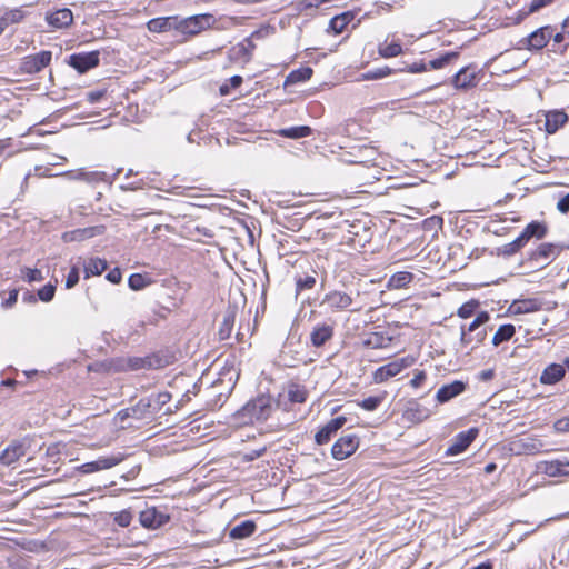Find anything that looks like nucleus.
Listing matches in <instances>:
<instances>
[{
	"label": "nucleus",
	"mask_w": 569,
	"mask_h": 569,
	"mask_svg": "<svg viewBox=\"0 0 569 569\" xmlns=\"http://www.w3.org/2000/svg\"><path fill=\"white\" fill-rule=\"evenodd\" d=\"M378 53L385 59L395 58L402 53V46L399 40H393L390 43L385 41L378 46Z\"/></svg>",
	"instance_id": "nucleus-39"
},
{
	"label": "nucleus",
	"mask_w": 569,
	"mask_h": 569,
	"mask_svg": "<svg viewBox=\"0 0 569 569\" xmlns=\"http://www.w3.org/2000/svg\"><path fill=\"white\" fill-rule=\"evenodd\" d=\"M553 429L558 433H568L569 432V415L556 420L553 423Z\"/></svg>",
	"instance_id": "nucleus-59"
},
{
	"label": "nucleus",
	"mask_w": 569,
	"mask_h": 569,
	"mask_svg": "<svg viewBox=\"0 0 569 569\" xmlns=\"http://www.w3.org/2000/svg\"><path fill=\"white\" fill-rule=\"evenodd\" d=\"M565 249V246L545 242L528 253V261L538 262L540 259L548 260L557 258Z\"/></svg>",
	"instance_id": "nucleus-18"
},
{
	"label": "nucleus",
	"mask_w": 569,
	"mask_h": 569,
	"mask_svg": "<svg viewBox=\"0 0 569 569\" xmlns=\"http://www.w3.org/2000/svg\"><path fill=\"white\" fill-rule=\"evenodd\" d=\"M18 293L19 291L17 289L9 291L8 297L1 302V307L8 309L14 306L18 300Z\"/></svg>",
	"instance_id": "nucleus-62"
},
{
	"label": "nucleus",
	"mask_w": 569,
	"mask_h": 569,
	"mask_svg": "<svg viewBox=\"0 0 569 569\" xmlns=\"http://www.w3.org/2000/svg\"><path fill=\"white\" fill-rule=\"evenodd\" d=\"M26 17V12L21 8H13L6 11L0 17V24L3 27V30L11 24L20 23Z\"/></svg>",
	"instance_id": "nucleus-38"
},
{
	"label": "nucleus",
	"mask_w": 569,
	"mask_h": 569,
	"mask_svg": "<svg viewBox=\"0 0 569 569\" xmlns=\"http://www.w3.org/2000/svg\"><path fill=\"white\" fill-rule=\"evenodd\" d=\"M359 437L346 435L340 437L331 447V456L336 460H343L350 457L359 448Z\"/></svg>",
	"instance_id": "nucleus-6"
},
{
	"label": "nucleus",
	"mask_w": 569,
	"mask_h": 569,
	"mask_svg": "<svg viewBox=\"0 0 569 569\" xmlns=\"http://www.w3.org/2000/svg\"><path fill=\"white\" fill-rule=\"evenodd\" d=\"M427 378V375L423 370H415L413 378L410 380V385L413 388L420 387Z\"/></svg>",
	"instance_id": "nucleus-63"
},
{
	"label": "nucleus",
	"mask_w": 569,
	"mask_h": 569,
	"mask_svg": "<svg viewBox=\"0 0 569 569\" xmlns=\"http://www.w3.org/2000/svg\"><path fill=\"white\" fill-rule=\"evenodd\" d=\"M565 377V367L561 363H550L548 365L540 376V382L542 385H555L559 382Z\"/></svg>",
	"instance_id": "nucleus-26"
},
{
	"label": "nucleus",
	"mask_w": 569,
	"mask_h": 569,
	"mask_svg": "<svg viewBox=\"0 0 569 569\" xmlns=\"http://www.w3.org/2000/svg\"><path fill=\"white\" fill-rule=\"evenodd\" d=\"M254 49L256 44L252 41V37H247L240 43L232 47L231 57L234 59H242L244 61H249Z\"/></svg>",
	"instance_id": "nucleus-30"
},
{
	"label": "nucleus",
	"mask_w": 569,
	"mask_h": 569,
	"mask_svg": "<svg viewBox=\"0 0 569 569\" xmlns=\"http://www.w3.org/2000/svg\"><path fill=\"white\" fill-rule=\"evenodd\" d=\"M234 320H236V309L229 308L223 313V319H222V322L218 330V336H219L220 340H227L230 338L232 328L234 325Z\"/></svg>",
	"instance_id": "nucleus-32"
},
{
	"label": "nucleus",
	"mask_w": 569,
	"mask_h": 569,
	"mask_svg": "<svg viewBox=\"0 0 569 569\" xmlns=\"http://www.w3.org/2000/svg\"><path fill=\"white\" fill-rule=\"evenodd\" d=\"M256 530L257 523L253 520L248 519L232 527L229 531V537L232 540H242L252 536Z\"/></svg>",
	"instance_id": "nucleus-29"
},
{
	"label": "nucleus",
	"mask_w": 569,
	"mask_h": 569,
	"mask_svg": "<svg viewBox=\"0 0 569 569\" xmlns=\"http://www.w3.org/2000/svg\"><path fill=\"white\" fill-rule=\"evenodd\" d=\"M391 337L383 332H372L365 341L363 345L372 349L387 348L391 342Z\"/></svg>",
	"instance_id": "nucleus-40"
},
{
	"label": "nucleus",
	"mask_w": 569,
	"mask_h": 569,
	"mask_svg": "<svg viewBox=\"0 0 569 569\" xmlns=\"http://www.w3.org/2000/svg\"><path fill=\"white\" fill-rule=\"evenodd\" d=\"M557 209L563 214L569 212V192L559 199L557 202Z\"/></svg>",
	"instance_id": "nucleus-64"
},
{
	"label": "nucleus",
	"mask_w": 569,
	"mask_h": 569,
	"mask_svg": "<svg viewBox=\"0 0 569 569\" xmlns=\"http://www.w3.org/2000/svg\"><path fill=\"white\" fill-rule=\"evenodd\" d=\"M51 59L52 52L49 50H42L36 54L27 56L22 59L21 70L29 74L38 73L50 64Z\"/></svg>",
	"instance_id": "nucleus-8"
},
{
	"label": "nucleus",
	"mask_w": 569,
	"mask_h": 569,
	"mask_svg": "<svg viewBox=\"0 0 569 569\" xmlns=\"http://www.w3.org/2000/svg\"><path fill=\"white\" fill-rule=\"evenodd\" d=\"M413 273L409 271H398L389 278L387 287L389 289L406 288L413 280Z\"/></svg>",
	"instance_id": "nucleus-37"
},
{
	"label": "nucleus",
	"mask_w": 569,
	"mask_h": 569,
	"mask_svg": "<svg viewBox=\"0 0 569 569\" xmlns=\"http://www.w3.org/2000/svg\"><path fill=\"white\" fill-rule=\"evenodd\" d=\"M168 365V361L158 353H151L144 357H130L127 360L128 369L132 371L146 369H161Z\"/></svg>",
	"instance_id": "nucleus-7"
},
{
	"label": "nucleus",
	"mask_w": 569,
	"mask_h": 569,
	"mask_svg": "<svg viewBox=\"0 0 569 569\" xmlns=\"http://www.w3.org/2000/svg\"><path fill=\"white\" fill-rule=\"evenodd\" d=\"M271 411V399L268 396L261 395L248 401L238 415L243 419L253 422L267 420Z\"/></svg>",
	"instance_id": "nucleus-2"
},
{
	"label": "nucleus",
	"mask_w": 569,
	"mask_h": 569,
	"mask_svg": "<svg viewBox=\"0 0 569 569\" xmlns=\"http://www.w3.org/2000/svg\"><path fill=\"white\" fill-rule=\"evenodd\" d=\"M139 520L141 526L147 529H158L169 522L170 516L152 507L142 510Z\"/></svg>",
	"instance_id": "nucleus-14"
},
{
	"label": "nucleus",
	"mask_w": 569,
	"mask_h": 569,
	"mask_svg": "<svg viewBox=\"0 0 569 569\" xmlns=\"http://www.w3.org/2000/svg\"><path fill=\"white\" fill-rule=\"evenodd\" d=\"M355 11H345L340 14L332 17L329 21V29L335 34H340L347 26L355 19Z\"/></svg>",
	"instance_id": "nucleus-31"
},
{
	"label": "nucleus",
	"mask_w": 569,
	"mask_h": 569,
	"mask_svg": "<svg viewBox=\"0 0 569 569\" xmlns=\"http://www.w3.org/2000/svg\"><path fill=\"white\" fill-rule=\"evenodd\" d=\"M523 247H526V246L523 244V242L521 241V239L518 236L511 242L496 248V253H497V256H502L505 258H509V257L518 253Z\"/></svg>",
	"instance_id": "nucleus-46"
},
{
	"label": "nucleus",
	"mask_w": 569,
	"mask_h": 569,
	"mask_svg": "<svg viewBox=\"0 0 569 569\" xmlns=\"http://www.w3.org/2000/svg\"><path fill=\"white\" fill-rule=\"evenodd\" d=\"M179 17H158L148 21L147 27L150 32H166L170 30L178 31Z\"/></svg>",
	"instance_id": "nucleus-23"
},
{
	"label": "nucleus",
	"mask_w": 569,
	"mask_h": 569,
	"mask_svg": "<svg viewBox=\"0 0 569 569\" xmlns=\"http://www.w3.org/2000/svg\"><path fill=\"white\" fill-rule=\"evenodd\" d=\"M67 63L78 73L83 74L99 66L100 52L98 50L89 52H76L68 57Z\"/></svg>",
	"instance_id": "nucleus-4"
},
{
	"label": "nucleus",
	"mask_w": 569,
	"mask_h": 569,
	"mask_svg": "<svg viewBox=\"0 0 569 569\" xmlns=\"http://www.w3.org/2000/svg\"><path fill=\"white\" fill-rule=\"evenodd\" d=\"M458 56H459V52H457V51H448V52L439 56L438 58L430 60L429 63H427L428 69L429 68L440 69V68L445 67L446 64H448L451 60L458 58Z\"/></svg>",
	"instance_id": "nucleus-49"
},
{
	"label": "nucleus",
	"mask_w": 569,
	"mask_h": 569,
	"mask_svg": "<svg viewBox=\"0 0 569 569\" xmlns=\"http://www.w3.org/2000/svg\"><path fill=\"white\" fill-rule=\"evenodd\" d=\"M399 372V365L390 361L385 366L379 367L373 373V380L377 383L387 381L389 378L397 376Z\"/></svg>",
	"instance_id": "nucleus-33"
},
{
	"label": "nucleus",
	"mask_w": 569,
	"mask_h": 569,
	"mask_svg": "<svg viewBox=\"0 0 569 569\" xmlns=\"http://www.w3.org/2000/svg\"><path fill=\"white\" fill-rule=\"evenodd\" d=\"M468 387V383L462 380H455L450 383H446L441 386L437 393H436V400L439 403H446L450 401L451 399L460 396L466 391Z\"/></svg>",
	"instance_id": "nucleus-16"
},
{
	"label": "nucleus",
	"mask_w": 569,
	"mask_h": 569,
	"mask_svg": "<svg viewBox=\"0 0 569 569\" xmlns=\"http://www.w3.org/2000/svg\"><path fill=\"white\" fill-rule=\"evenodd\" d=\"M567 121L566 112L561 110L549 111L546 114L545 129L549 134L556 133Z\"/></svg>",
	"instance_id": "nucleus-28"
},
{
	"label": "nucleus",
	"mask_w": 569,
	"mask_h": 569,
	"mask_svg": "<svg viewBox=\"0 0 569 569\" xmlns=\"http://www.w3.org/2000/svg\"><path fill=\"white\" fill-rule=\"evenodd\" d=\"M113 520L118 526L127 528L132 521V513L129 510H122L114 515Z\"/></svg>",
	"instance_id": "nucleus-56"
},
{
	"label": "nucleus",
	"mask_w": 569,
	"mask_h": 569,
	"mask_svg": "<svg viewBox=\"0 0 569 569\" xmlns=\"http://www.w3.org/2000/svg\"><path fill=\"white\" fill-rule=\"evenodd\" d=\"M479 74L480 72L476 70V67H463L452 77L451 83L459 90L475 88L480 81Z\"/></svg>",
	"instance_id": "nucleus-10"
},
{
	"label": "nucleus",
	"mask_w": 569,
	"mask_h": 569,
	"mask_svg": "<svg viewBox=\"0 0 569 569\" xmlns=\"http://www.w3.org/2000/svg\"><path fill=\"white\" fill-rule=\"evenodd\" d=\"M308 391L305 386L290 383L288 386V399L291 403H303L307 400Z\"/></svg>",
	"instance_id": "nucleus-45"
},
{
	"label": "nucleus",
	"mask_w": 569,
	"mask_h": 569,
	"mask_svg": "<svg viewBox=\"0 0 569 569\" xmlns=\"http://www.w3.org/2000/svg\"><path fill=\"white\" fill-rule=\"evenodd\" d=\"M313 74V70L310 67H300L292 70L284 80V86L296 84L308 81Z\"/></svg>",
	"instance_id": "nucleus-36"
},
{
	"label": "nucleus",
	"mask_w": 569,
	"mask_h": 569,
	"mask_svg": "<svg viewBox=\"0 0 569 569\" xmlns=\"http://www.w3.org/2000/svg\"><path fill=\"white\" fill-rule=\"evenodd\" d=\"M171 400V393L162 391L141 398L136 403L138 420L152 419Z\"/></svg>",
	"instance_id": "nucleus-1"
},
{
	"label": "nucleus",
	"mask_w": 569,
	"mask_h": 569,
	"mask_svg": "<svg viewBox=\"0 0 569 569\" xmlns=\"http://www.w3.org/2000/svg\"><path fill=\"white\" fill-rule=\"evenodd\" d=\"M121 169H118L113 174L112 179L109 180V176L102 171H81L78 173L77 178L87 182H100V181H109L110 183L116 179V177L120 173Z\"/></svg>",
	"instance_id": "nucleus-42"
},
{
	"label": "nucleus",
	"mask_w": 569,
	"mask_h": 569,
	"mask_svg": "<svg viewBox=\"0 0 569 569\" xmlns=\"http://www.w3.org/2000/svg\"><path fill=\"white\" fill-rule=\"evenodd\" d=\"M106 232L103 224L79 228L63 233L62 239L64 242L84 241L97 236H102Z\"/></svg>",
	"instance_id": "nucleus-15"
},
{
	"label": "nucleus",
	"mask_w": 569,
	"mask_h": 569,
	"mask_svg": "<svg viewBox=\"0 0 569 569\" xmlns=\"http://www.w3.org/2000/svg\"><path fill=\"white\" fill-rule=\"evenodd\" d=\"M541 302L535 298L519 299L515 300L510 307L509 311L513 315H523L530 313L540 310Z\"/></svg>",
	"instance_id": "nucleus-27"
},
{
	"label": "nucleus",
	"mask_w": 569,
	"mask_h": 569,
	"mask_svg": "<svg viewBox=\"0 0 569 569\" xmlns=\"http://www.w3.org/2000/svg\"><path fill=\"white\" fill-rule=\"evenodd\" d=\"M430 416L429 409L422 407L416 400L409 401L403 411V419L411 423H420Z\"/></svg>",
	"instance_id": "nucleus-24"
},
{
	"label": "nucleus",
	"mask_w": 569,
	"mask_h": 569,
	"mask_svg": "<svg viewBox=\"0 0 569 569\" xmlns=\"http://www.w3.org/2000/svg\"><path fill=\"white\" fill-rule=\"evenodd\" d=\"M216 19L210 13L194 14L184 19L179 18L178 32L184 36H196L201 31L212 27Z\"/></svg>",
	"instance_id": "nucleus-3"
},
{
	"label": "nucleus",
	"mask_w": 569,
	"mask_h": 569,
	"mask_svg": "<svg viewBox=\"0 0 569 569\" xmlns=\"http://www.w3.org/2000/svg\"><path fill=\"white\" fill-rule=\"evenodd\" d=\"M352 303V298L342 291L332 290L325 295L320 306L327 308L331 312H337L347 309Z\"/></svg>",
	"instance_id": "nucleus-11"
},
{
	"label": "nucleus",
	"mask_w": 569,
	"mask_h": 569,
	"mask_svg": "<svg viewBox=\"0 0 569 569\" xmlns=\"http://www.w3.org/2000/svg\"><path fill=\"white\" fill-rule=\"evenodd\" d=\"M23 272L28 282L41 281L43 279L41 270L37 268H26Z\"/></svg>",
	"instance_id": "nucleus-58"
},
{
	"label": "nucleus",
	"mask_w": 569,
	"mask_h": 569,
	"mask_svg": "<svg viewBox=\"0 0 569 569\" xmlns=\"http://www.w3.org/2000/svg\"><path fill=\"white\" fill-rule=\"evenodd\" d=\"M395 73H397V69L385 66L361 73L359 79L362 81L378 80Z\"/></svg>",
	"instance_id": "nucleus-43"
},
{
	"label": "nucleus",
	"mask_w": 569,
	"mask_h": 569,
	"mask_svg": "<svg viewBox=\"0 0 569 569\" xmlns=\"http://www.w3.org/2000/svg\"><path fill=\"white\" fill-rule=\"evenodd\" d=\"M479 305V301L476 299L462 303L457 311L458 317L462 319L470 318L476 312Z\"/></svg>",
	"instance_id": "nucleus-50"
},
{
	"label": "nucleus",
	"mask_w": 569,
	"mask_h": 569,
	"mask_svg": "<svg viewBox=\"0 0 569 569\" xmlns=\"http://www.w3.org/2000/svg\"><path fill=\"white\" fill-rule=\"evenodd\" d=\"M403 67L398 68L397 72H410V73H421L428 70V64L423 61H417L410 64L402 63Z\"/></svg>",
	"instance_id": "nucleus-53"
},
{
	"label": "nucleus",
	"mask_w": 569,
	"mask_h": 569,
	"mask_svg": "<svg viewBox=\"0 0 569 569\" xmlns=\"http://www.w3.org/2000/svg\"><path fill=\"white\" fill-rule=\"evenodd\" d=\"M152 282L151 278L142 273H132L129 276L128 286L133 291H139Z\"/></svg>",
	"instance_id": "nucleus-48"
},
{
	"label": "nucleus",
	"mask_w": 569,
	"mask_h": 569,
	"mask_svg": "<svg viewBox=\"0 0 569 569\" xmlns=\"http://www.w3.org/2000/svg\"><path fill=\"white\" fill-rule=\"evenodd\" d=\"M510 450L515 455L533 453L537 451V446L533 439H519L511 442Z\"/></svg>",
	"instance_id": "nucleus-44"
},
{
	"label": "nucleus",
	"mask_w": 569,
	"mask_h": 569,
	"mask_svg": "<svg viewBox=\"0 0 569 569\" xmlns=\"http://www.w3.org/2000/svg\"><path fill=\"white\" fill-rule=\"evenodd\" d=\"M56 289V283L48 282L37 291V297L42 302H50L54 298Z\"/></svg>",
	"instance_id": "nucleus-51"
},
{
	"label": "nucleus",
	"mask_w": 569,
	"mask_h": 569,
	"mask_svg": "<svg viewBox=\"0 0 569 569\" xmlns=\"http://www.w3.org/2000/svg\"><path fill=\"white\" fill-rule=\"evenodd\" d=\"M316 278L310 274H305L296 278V292L299 293L303 290H310L316 286Z\"/></svg>",
	"instance_id": "nucleus-52"
},
{
	"label": "nucleus",
	"mask_w": 569,
	"mask_h": 569,
	"mask_svg": "<svg viewBox=\"0 0 569 569\" xmlns=\"http://www.w3.org/2000/svg\"><path fill=\"white\" fill-rule=\"evenodd\" d=\"M13 139L12 138H4L0 139V157L3 156L6 158H9L13 156L17 152V149H13Z\"/></svg>",
	"instance_id": "nucleus-55"
},
{
	"label": "nucleus",
	"mask_w": 569,
	"mask_h": 569,
	"mask_svg": "<svg viewBox=\"0 0 569 569\" xmlns=\"http://www.w3.org/2000/svg\"><path fill=\"white\" fill-rule=\"evenodd\" d=\"M516 333V328L511 323L501 325L492 337V345L499 346L502 342L509 341Z\"/></svg>",
	"instance_id": "nucleus-41"
},
{
	"label": "nucleus",
	"mask_w": 569,
	"mask_h": 569,
	"mask_svg": "<svg viewBox=\"0 0 569 569\" xmlns=\"http://www.w3.org/2000/svg\"><path fill=\"white\" fill-rule=\"evenodd\" d=\"M347 418L345 416H339L328 421L315 435L316 443L319 446L328 443L337 435L338 430L345 426Z\"/></svg>",
	"instance_id": "nucleus-12"
},
{
	"label": "nucleus",
	"mask_w": 569,
	"mask_h": 569,
	"mask_svg": "<svg viewBox=\"0 0 569 569\" xmlns=\"http://www.w3.org/2000/svg\"><path fill=\"white\" fill-rule=\"evenodd\" d=\"M377 154H378V152L375 147L361 146L358 148L357 154H353L356 159L352 160L351 162L368 163V162L373 161L376 159Z\"/></svg>",
	"instance_id": "nucleus-47"
},
{
	"label": "nucleus",
	"mask_w": 569,
	"mask_h": 569,
	"mask_svg": "<svg viewBox=\"0 0 569 569\" xmlns=\"http://www.w3.org/2000/svg\"><path fill=\"white\" fill-rule=\"evenodd\" d=\"M106 279L113 284H118L122 279L121 269L119 267H114L106 274Z\"/></svg>",
	"instance_id": "nucleus-61"
},
{
	"label": "nucleus",
	"mask_w": 569,
	"mask_h": 569,
	"mask_svg": "<svg viewBox=\"0 0 569 569\" xmlns=\"http://www.w3.org/2000/svg\"><path fill=\"white\" fill-rule=\"evenodd\" d=\"M278 136L288 139H300L311 136L312 129L309 126H293L277 131Z\"/></svg>",
	"instance_id": "nucleus-34"
},
{
	"label": "nucleus",
	"mask_w": 569,
	"mask_h": 569,
	"mask_svg": "<svg viewBox=\"0 0 569 569\" xmlns=\"http://www.w3.org/2000/svg\"><path fill=\"white\" fill-rule=\"evenodd\" d=\"M553 32L552 26H543L532 31L520 40L522 48L529 51H539L543 49L550 41Z\"/></svg>",
	"instance_id": "nucleus-5"
},
{
	"label": "nucleus",
	"mask_w": 569,
	"mask_h": 569,
	"mask_svg": "<svg viewBox=\"0 0 569 569\" xmlns=\"http://www.w3.org/2000/svg\"><path fill=\"white\" fill-rule=\"evenodd\" d=\"M555 2V0H531L529 7H528V12H538L539 10H541L542 8L545 7H548L550 4H552Z\"/></svg>",
	"instance_id": "nucleus-60"
},
{
	"label": "nucleus",
	"mask_w": 569,
	"mask_h": 569,
	"mask_svg": "<svg viewBox=\"0 0 569 569\" xmlns=\"http://www.w3.org/2000/svg\"><path fill=\"white\" fill-rule=\"evenodd\" d=\"M46 21L51 29H64L72 24L73 13L68 8L57 9L46 13Z\"/></svg>",
	"instance_id": "nucleus-17"
},
{
	"label": "nucleus",
	"mask_w": 569,
	"mask_h": 569,
	"mask_svg": "<svg viewBox=\"0 0 569 569\" xmlns=\"http://www.w3.org/2000/svg\"><path fill=\"white\" fill-rule=\"evenodd\" d=\"M26 443L24 441L14 440L12 441L1 453H0V463L4 466H10L16 462L18 459L26 455Z\"/></svg>",
	"instance_id": "nucleus-20"
},
{
	"label": "nucleus",
	"mask_w": 569,
	"mask_h": 569,
	"mask_svg": "<svg viewBox=\"0 0 569 569\" xmlns=\"http://www.w3.org/2000/svg\"><path fill=\"white\" fill-rule=\"evenodd\" d=\"M124 459V455L118 453L108 457H99L97 460L86 462L79 467L82 473H92L96 471L110 469L119 465Z\"/></svg>",
	"instance_id": "nucleus-13"
},
{
	"label": "nucleus",
	"mask_w": 569,
	"mask_h": 569,
	"mask_svg": "<svg viewBox=\"0 0 569 569\" xmlns=\"http://www.w3.org/2000/svg\"><path fill=\"white\" fill-rule=\"evenodd\" d=\"M383 398L380 396H370L365 398L359 406L367 411H375L381 405Z\"/></svg>",
	"instance_id": "nucleus-54"
},
{
	"label": "nucleus",
	"mask_w": 569,
	"mask_h": 569,
	"mask_svg": "<svg viewBox=\"0 0 569 569\" xmlns=\"http://www.w3.org/2000/svg\"><path fill=\"white\" fill-rule=\"evenodd\" d=\"M80 279V270L78 266H72L67 278H66V288L72 289L76 287Z\"/></svg>",
	"instance_id": "nucleus-57"
},
{
	"label": "nucleus",
	"mask_w": 569,
	"mask_h": 569,
	"mask_svg": "<svg viewBox=\"0 0 569 569\" xmlns=\"http://www.w3.org/2000/svg\"><path fill=\"white\" fill-rule=\"evenodd\" d=\"M539 470L548 477H566L569 476V460L556 459L545 461L539 466Z\"/></svg>",
	"instance_id": "nucleus-21"
},
{
	"label": "nucleus",
	"mask_w": 569,
	"mask_h": 569,
	"mask_svg": "<svg viewBox=\"0 0 569 569\" xmlns=\"http://www.w3.org/2000/svg\"><path fill=\"white\" fill-rule=\"evenodd\" d=\"M487 337V328H480L473 333H468L466 328L461 327L460 342L463 347H470V350L478 348Z\"/></svg>",
	"instance_id": "nucleus-25"
},
{
	"label": "nucleus",
	"mask_w": 569,
	"mask_h": 569,
	"mask_svg": "<svg viewBox=\"0 0 569 569\" xmlns=\"http://www.w3.org/2000/svg\"><path fill=\"white\" fill-rule=\"evenodd\" d=\"M548 233V226L545 221L532 220L529 222L525 229L519 234V238L523 242L525 246L531 240H541Z\"/></svg>",
	"instance_id": "nucleus-19"
},
{
	"label": "nucleus",
	"mask_w": 569,
	"mask_h": 569,
	"mask_svg": "<svg viewBox=\"0 0 569 569\" xmlns=\"http://www.w3.org/2000/svg\"><path fill=\"white\" fill-rule=\"evenodd\" d=\"M108 268L104 259L90 258L83 266L84 278L88 279L92 276H100Z\"/></svg>",
	"instance_id": "nucleus-35"
},
{
	"label": "nucleus",
	"mask_w": 569,
	"mask_h": 569,
	"mask_svg": "<svg viewBox=\"0 0 569 569\" xmlns=\"http://www.w3.org/2000/svg\"><path fill=\"white\" fill-rule=\"evenodd\" d=\"M478 433L479 430L475 427L457 433L453 437L451 445L447 448L445 455L449 457L462 453L475 441Z\"/></svg>",
	"instance_id": "nucleus-9"
},
{
	"label": "nucleus",
	"mask_w": 569,
	"mask_h": 569,
	"mask_svg": "<svg viewBox=\"0 0 569 569\" xmlns=\"http://www.w3.org/2000/svg\"><path fill=\"white\" fill-rule=\"evenodd\" d=\"M335 328L328 323H318L310 333L311 345L316 348L325 346L333 337Z\"/></svg>",
	"instance_id": "nucleus-22"
}]
</instances>
